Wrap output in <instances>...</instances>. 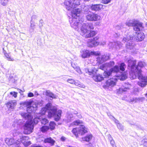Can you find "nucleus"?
<instances>
[{
  "label": "nucleus",
  "mask_w": 147,
  "mask_h": 147,
  "mask_svg": "<svg viewBox=\"0 0 147 147\" xmlns=\"http://www.w3.org/2000/svg\"><path fill=\"white\" fill-rule=\"evenodd\" d=\"M42 124L46 125L49 122V120H40Z\"/></svg>",
  "instance_id": "42"
},
{
  "label": "nucleus",
  "mask_w": 147,
  "mask_h": 147,
  "mask_svg": "<svg viewBox=\"0 0 147 147\" xmlns=\"http://www.w3.org/2000/svg\"><path fill=\"white\" fill-rule=\"evenodd\" d=\"M37 123V120H28L24 126V134H30L32 132L34 126Z\"/></svg>",
  "instance_id": "5"
},
{
  "label": "nucleus",
  "mask_w": 147,
  "mask_h": 147,
  "mask_svg": "<svg viewBox=\"0 0 147 147\" xmlns=\"http://www.w3.org/2000/svg\"><path fill=\"white\" fill-rule=\"evenodd\" d=\"M9 0H1V3L3 6H6L8 3Z\"/></svg>",
  "instance_id": "36"
},
{
  "label": "nucleus",
  "mask_w": 147,
  "mask_h": 147,
  "mask_svg": "<svg viewBox=\"0 0 147 147\" xmlns=\"http://www.w3.org/2000/svg\"><path fill=\"white\" fill-rule=\"evenodd\" d=\"M134 35L131 36L130 35H128L126 36V37H125L123 38V41L124 42H127L130 40H134Z\"/></svg>",
  "instance_id": "26"
},
{
  "label": "nucleus",
  "mask_w": 147,
  "mask_h": 147,
  "mask_svg": "<svg viewBox=\"0 0 147 147\" xmlns=\"http://www.w3.org/2000/svg\"><path fill=\"white\" fill-rule=\"evenodd\" d=\"M82 123H83V122L80 121L79 120H76L72 123L73 125H80L79 127L74 128L72 130V132L75 136L76 138L78 137L79 135L83 136L88 132V129L87 127L84 125H80Z\"/></svg>",
  "instance_id": "4"
},
{
  "label": "nucleus",
  "mask_w": 147,
  "mask_h": 147,
  "mask_svg": "<svg viewBox=\"0 0 147 147\" xmlns=\"http://www.w3.org/2000/svg\"><path fill=\"white\" fill-rule=\"evenodd\" d=\"M90 7L88 5L85 6L84 4L81 5L80 8L75 9H73L71 11V13L73 16H79V14L81 11H84L85 13H88L89 11Z\"/></svg>",
  "instance_id": "7"
},
{
  "label": "nucleus",
  "mask_w": 147,
  "mask_h": 147,
  "mask_svg": "<svg viewBox=\"0 0 147 147\" xmlns=\"http://www.w3.org/2000/svg\"><path fill=\"white\" fill-rule=\"evenodd\" d=\"M126 25L128 26L133 27V29L135 31H140L144 29V26L142 23L135 20H130L126 23Z\"/></svg>",
  "instance_id": "6"
},
{
  "label": "nucleus",
  "mask_w": 147,
  "mask_h": 147,
  "mask_svg": "<svg viewBox=\"0 0 147 147\" xmlns=\"http://www.w3.org/2000/svg\"><path fill=\"white\" fill-rule=\"evenodd\" d=\"M67 82L71 84H74L75 83V81L72 79L70 78L67 80Z\"/></svg>",
  "instance_id": "38"
},
{
  "label": "nucleus",
  "mask_w": 147,
  "mask_h": 147,
  "mask_svg": "<svg viewBox=\"0 0 147 147\" xmlns=\"http://www.w3.org/2000/svg\"><path fill=\"white\" fill-rule=\"evenodd\" d=\"M94 28V26L92 23H83L80 29L81 34L83 35L89 32L88 29H93Z\"/></svg>",
  "instance_id": "9"
},
{
  "label": "nucleus",
  "mask_w": 147,
  "mask_h": 147,
  "mask_svg": "<svg viewBox=\"0 0 147 147\" xmlns=\"http://www.w3.org/2000/svg\"><path fill=\"white\" fill-rule=\"evenodd\" d=\"M129 102L135 103L138 102V98L130 97L129 99Z\"/></svg>",
  "instance_id": "37"
},
{
  "label": "nucleus",
  "mask_w": 147,
  "mask_h": 147,
  "mask_svg": "<svg viewBox=\"0 0 147 147\" xmlns=\"http://www.w3.org/2000/svg\"><path fill=\"white\" fill-rule=\"evenodd\" d=\"M93 138L94 137L92 134H87L86 136L82 137L81 141L89 142L92 140Z\"/></svg>",
  "instance_id": "18"
},
{
  "label": "nucleus",
  "mask_w": 147,
  "mask_h": 147,
  "mask_svg": "<svg viewBox=\"0 0 147 147\" xmlns=\"http://www.w3.org/2000/svg\"><path fill=\"white\" fill-rule=\"evenodd\" d=\"M52 104L50 103H47L45 107L42 108L41 110L42 114H45L46 111L48 110V116L49 118L54 117V119H59L61 116L62 111L59 110L57 111L56 109L52 108Z\"/></svg>",
  "instance_id": "2"
},
{
  "label": "nucleus",
  "mask_w": 147,
  "mask_h": 147,
  "mask_svg": "<svg viewBox=\"0 0 147 147\" xmlns=\"http://www.w3.org/2000/svg\"><path fill=\"white\" fill-rule=\"evenodd\" d=\"M105 44H106V42L105 41H103V42H101L100 43V45H105Z\"/></svg>",
  "instance_id": "55"
},
{
  "label": "nucleus",
  "mask_w": 147,
  "mask_h": 147,
  "mask_svg": "<svg viewBox=\"0 0 147 147\" xmlns=\"http://www.w3.org/2000/svg\"><path fill=\"white\" fill-rule=\"evenodd\" d=\"M120 71L119 67L118 65H116L110 69L108 72L105 73L104 74V77L105 78H109L112 72L117 73Z\"/></svg>",
  "instance_id": "12"
},
{
  "label": "nucleus",
  "mask_w": 147,
  "mask_h": 147,
  "mask_svg": "<svg viewBox=\"0 0 147 147\" xmlns=\"http://www.w3.org/2000/svg\"><path fill=\"white\" fill-rule=\"evenodd\" d=\"M5 56L8 60L10 61H13L14 60L11 57L10 53L5 54Z\"/></svg>",
  "instance_id": "35"
},
{
  "label": "nucleus",
  "mask_w": 147,
  "mask_h": 147,
  "mask_svg": "<svg viewBox=\"0 0 147 147\" xmlns=\"http://www.w3.org/2000/svg\"><path fill=\"white\" fill-rule=\"evenodd\" d=\"M43 21L41 19L40 20L39 23V26L40 28H41L43 26Z\"/></svg>",
  "instance_id": "44"
},
{
  "label": "nucleus",
  "mask_w": 147,
  "mask_h": 147,
  "mask_svg": "<svg viewBox=\"0 0 147 147\" xmlns=\"http://www.w3.org/2000/svg\"><path fill=\"white\" fill-rule=\"evenodd\" d=\"M111 144L112 146L113 147L116 146L115 144V143L114 141L113 140H112L111 141Z\"/></svg>",
  "instance_id": "49"
},
{
  "label": "nucleus",
  "mask_w": 147,
  "mask_h": 147,
  "mask_svg": "<svg viewBox=\"0 0 147 147\" xmlns=\"http://www.w3.org/2000/svg\"><path fill=\"white\" fill-rule=\"evenodd\" d=\"M116 147V146H115V147Z\"/></svg>",
  "instance_id": "64"
},
{
  "label": "nucleus",
  "mask_w": 147,
  "mask_h": 147,
  "mask_svg": "<svg viewBox=\"0 0 147 147\" xmlns=\"http://www.w3.org/2000/svg\"><path fill=\"white\" fill-rule=\"evenodd\" d=\"M37 18V16L35 15H33L31 17V21L33 22V21H34V20L36 19Z\"/></svg>",
  "instance_id": "47"
},
{
  "label": "nucleus",
  "mask_w": 147,
  "mask_h": 147,
  "mask_svg": "<svg viewBox=\"0 0 147 147\" xmlns=\"http://www.w3.org/2000/svg\"><path fill=\"white\" fill-rule=\"evenodd\" d=\"M76 71L79 74H82V72L80 69V67H78L76 68L75 69Z\"/></svg>",
  "instance_id": "43"
},
{
  "label": "nucleus",
  "mask_w": 147,
  "mask_h": 147,
  "mask_svg": "<svg viewBox=\"0 0 147 147\" xmlns=\"http://www.w3.org/2000/svg\"><path fill=\"white\" fill-rule=\"evenodd\" d=\"M99 43L98 41L91 39L88 40L87 43V46L89 47H92L97 46L99 44Z\"/></svg>",
  "instance_id": "19"
},
{
  "label": "nucleus",
  "mask_w": 147,
  "mask_h": 147,
  "mask_svg": "<svg viewBox=\"0 0 147 147\" xmlns=\"http://www.w3.org/2000/svg\"><path fill=\"white\" fill-rule=\"evenodd\" d=\"M33 103L36 106V107L37 108L38 105L41 106L42 105L43 102L42 101H33Z\"/></svg>",
  "instance_id": "33"
},
{
  "label": "nucleus",
  "mask_w": 147,
  "mask_h": 147,
  "mask_svg": "<svg viewBox=\"0 0 147 147\" xmlns=\"http://www.w3.org/2000/svg\"><path fill=\"white\" fill-rule=\"evenodd\" d=\"M82 57L83 58H85L89 57L90 55H98L96 52L94 51H90L88 50H84L81 51Z\"/></svg>",
  "instance_id": "13"
},
{
  "label": "nucleus",
  "mask_w": 147,
  "mask_h": 147,
  "mask_svg": "<svg viewBox=\"0 0 147 147\" xmlns=\"http://www.w3.org/2000/svg\"><path fill=\"white\" fill-rule=\"evenodd\" d=\"M30 24V27L33 30H34L35 25L33 23V22L31 21Z\"/></svg>",
  "instance_id": "46"
},
{
  "label": "nucleus",
  "mask_w": 147,
  "mask_h": 147,
  "mask_svg": "<svg viewBox=\"0 0 147 147\" xmlns=\"http://www.w3.org/2000/svg\"><path fill=\"white\" fill-rule=\"evenodd\" d=\"M85 72L88 74L89 75H95L96 74L97 70L94 67H92L91 69H85Z\"/></svg>",
  "instance_id": "21"
},
{
  "label": "nucleus",
  "mask_w": 147,
  "mask_h": 147,
  "mask_svg": "<svg viewBox=\"0 0 147 147\" xmlns=\"http://www.w3.org/2000/svg\"><path fill=\"white\" fill-rule=\"evenodd\" d=\"M38 120H39V119H40L39 118H38Z\"/></svg>",
  "instance_id": "61"
},
{
  "label": "nucleus",
  "mask_w": 147,
  "mask_h": 147,
  "mask_svg": "<svg viewBox=\"0 0 147 147\" xmlns=\"http://www.w3.org/2000/svg\"><path fill=\"white\" fill-rule=\"evenodd\" d=\"M37 94V95H38V93H37V94Z\"/></svg>",
  "instance_id": "60"
},
{
  "label": "nucleus",
  "mask_w": 147,
  "mask_h": 147,
  "mask_svg": "<svg viewBox=\"0 0 147 147\" xmlns=\"http://www.w3.org/2000/svg\"><path fill=\"white\" fill-rule=\"evenodd\" d=\"M129 89V88L128 87H125L123 86L120 88L118 89L117 90V92L118 94H122L127 91V90Z\"/></svg>",
  "instance_id": "24"
},
{
  "label": "nucleus",
  "mask_w": 147,
  "mask_h": 147,
  "mask_svg": "<svg viewBox=\"0 0 147 147\" xmlns=\"http://www.w3.org/2000/svg\"><path fill=\"white\" fill-rule=\"evenodd\" d=\"M6 143L9 146L13 145H15L16 146H18L20 144V142L17 141H16L13 138H6L5 140Z\"/></svg>",
  "instance_id": "16"
},
{
  "label": "nucleus",
  "mask_w": 147,
  "mask_h": 147,
  "mask_svg": "<svg viewBox=\"0 0 147 147\" xmlns=\"http://www.w3.org/2000/svg\"><path fill=\"white\" fill-rule=\"evenodd\" d=\"M99 38V37H98L96 36L93 39H92V40H94L95 41H96Z\"/></svg>",
  "instance_id": "54"
},
{
  "label": "nucleus",
  "mask_w": 147,
  "mask_h": 147,
  "mask_svg": "<svg viewBox=\"0 0 147 147\" xmlns=\"http://www.w3.org/2000/svg\"><path fill=\"white\" fill-rule=\"evenodd\" d=\"M42 119L44 120V119H46L45 118H42Z\"/></svg>",
  "instance_id": "59"
},
{
  "label": "nucleus",
  "mask_w": 147,
  "mask_h": 147,
  "mask_svg": "<svg viewBox=\"0 0 147 147\" xmlns=\"http://www.w3.org/2000/svg\"><path fill=\"white\" fill-rule=\"evenodd\" d=\"M56 120V121H58V120Z\"/></svg>",
  "instance_id": "62"
},
{
  "label": "nucleus",
  "mask_w": 147,
  "mask_h": 147,
  "mask_svg": "<svg viewBox=\"0 0 147 147\" xmlns=\"http://www.w3.org/2000/svg\"><path fill=\"white\" fill-rule=\"evenodd\" d=\"M111 0H102V1L104 4H107L109 3Z\"/></svg>",
  "instance_id": "48"
},
{
  "label": "nucleus",
  "mask_w": 147,
  "mask_h": 147,
  "mask_svg": "<svg viewBox=\"0 0 147 147\" xmlns=\"http://www.w3.org/2000/svg\"><path fill=\"white\" fill-rule=\"evenodd\" d=\"M17 105V101L15 100L9 101L6 104L8 109L10 111H13Z\"/></svg>",
  "instance_id": "15"
},
{
  "label": "nucleus",
  "mask_w": 147,
  "mask_h": 147,
  "mask_svg": "<svg viewBox=\"0 0 147 147\" xmlns=\"http://www.w3.org/2000/svg\"><path fill=\"white\" fill-rule=\"evenodd\" d=\"M74 84L76 86H78L82 88H84L85 87L83 84L81 83L78 81H75V83H74Z\"/></svg>",
  "instance_id": "32"
},
{
  "label": "nucleus",
  "mask_w": 147,
  "mask_h": 147,
  "mask_svg": "<svg viewBox=\"0 0 147 147\" xmlns=\"http://www.w3.org/2000/svg\"><path fill=\"white\" fill-rule=\"evenodd\" d=\"M56 126V124L53 121H51L49 124V129H50L51 130H53L55 128Z\"/></svg>",
  "instance_id": "27"
},
{
  "label": "nucleus",
  "mask_w": 147,
  "mask_h": 147,
  "mask_svg": "<svg viewBox=\"0 0 147 147\" xmlns=\"http://www.w3.org/2000/svg\"><path fill=\"white\" fill-rule=\"evenodd\" d=\"M133 35L134 36V40L137 41H141L143 40L145 38L144 34L142 32H135L134 33Z\"/></svg>",
  "instance_id": "14"
},
{
  "label": "nucleus",
  "mask_w": 147,
  "mask_h": 147,
  "mask_svg": "<svg viewBox=\"0 0 147 147\" xmlns=\"http://www.w3.org/2000/svg\"><path fill=\"white\" fill-rule=\"evenodd\" d=\"M92 77L95 81L97 82L102 81L103 79L104 78H105L104 76H103L100 74H97L96 76L93 75Z\"/></svg>",
  "instance_id": "22"
},
{
  "label": "nucleus",
  "mask_w": 147,
  "mask_h": 147,
  "mask_svg": "<svg viewBox=\"0 0 147 147\" xmlns=\"http://www.w3.org/2000/svg\"><path fill=\"white\" fill-rule=\"evenodd\" d=\"M29 139L28 137L23 136L21 138V140L24 144H25L27 142V141Z\"/></svg>",
  "instance_id": "31"
},
{
  "label": "nucleus",
  "mask_w": 147,
  "mask_h": 147,
  "mask_svg": "<svg viewBox=\"0 0 147 147\" xmlns=\"http://www.w3.org/2000/svg\"><path fill=\"white\" fill-rule=\"evenodd\" d=\"M46 95L47 96H49V97L52 98H56V95H54L49 90L47 91L46 92Z\"/></svg>",
  "instance_id": "28"
},
{
  "label": "nucleus",
  "mask_w": 147,
  "mask_h": 147,
  "mask_svg": "<svg viewBox=\"0 0 147 147\" xmlns=\"http://www.w3.org/2000/svg\"><path fill=\"white\" fill-rule=\"evenodd\" d=\"M130 43H127L126 45V47L128 49H129L130 50L133 49V46L130 45Z\"/></svg>",
  "instance_id": "41"
},
{
  "label": "nucleus",
  "mask_w": 147,
  "mask_h": 147,
  "mask_svg": "<svg viewBox=\"0 0 147 147\" xmlns=\"http://www.w3.org/2000/svg\"><path fill=\"white\" fill-rule=\"evenodd\" d=\"M86 17L88 20L91 21H95L100 20L101 18V17L100 16L97 14L91 12H89L87 13Z\"/></svg>",
  "instance_id": "10"
},
{
  "label": "nucleus",
  "mask_w": 147,
  "mask_h": 147,
  "mask_svg": "<svg viewBox=\"0 0 147 147\" xmlns=\"http://www.w3.org/2000/svg\"><path fill=\"white\" fill-rule=\"evenodd\" d=\"M65 138L63 136H62L61 138V140L62 141H64L65 140Z\"/></svg>",
  "instance_id": "52"
},
{
  "label": "nucleus",
  "mask_w": 147,
  "mask_h": 147,
  "mask_svg": "<svg viewBox=\"0 0 147 147\" xmlns=\"http://www.w3.org/2000/svg\"><path fill=\"white\" fill-rule=\"evenodd\" d=\"M44 142L45 143H48L50 144L51 146H53L55 141L51 137H49L45 138L44 140Z\"/></svg>",
  "instance_id": "25"
},
{
  "label": "nucleus",
  "mask_w": 147,
  "mask_h": 147,
  "mask_svg": "<svg viewBox=\"0 0 147 147\" xmlns=\"http://www.w3.org/2000/svg\"><path fill=\"white\" fill-rule=\"evenodd\" d=\"M3 53L4 54V55H5V54L7 53L6 51L5 50H4V48L3 49Z\"/></svg>",
  "instance_id": "56"
},
{
  "label": "nucleus",
  "mask_w": 147,
  "mask_h": 147,
  "mask_svg": "<svg viewBox=\"0 0 147 147\" xmlns=\"http://www.w3.org/2000/svg\"><path fill=\"white\" fill-rule=\"evenodd\" d=\"M78 16H72V18L71 19V20H69V22L71 27H73L76 30L81 32L80 29L82 24L81 22H79L80 21H79L78 19L77 20V18H76V17H78Z\"/></svg>",
  "instance_id": "8"
},
{
  "label": "nucleus",
  "mask_w": 147,
  "mask_h": 147,
  "mask_svg": "<svg viewBox=\"0 0 147 147\" xmlns=\"http://www.w3.org/2000/svg\"><path fill=\"white\" fill-rule=\"evenodd\" d=\"M34 94L32 92H29L28 94V96L30 97H32L34 96Z\"/></svg>",
  "instance_id": "50"
},
{
  "label": "nucleus",
  "mask_w": 147,
  "mask_h": 147,
  "mask_svg": "<svg viewBox=\"0 0 147 147\" xmlns=\"http://www.w3.org/2000/svg\"><path fill=\"white\" fill-rule=\"evenodd\" d=\"M20 104L27 107V111L28 113L22 112L20 114L25 119H32V117L30 114L31 113H34L37 109L36 106L33 103L32 100L25 101L20 103Z\"/></svg>",
  "instance_id": "3"
},
{
  "label": "nucleus",
  "mask_w": 147,
  "mask_h": 147,
  "mask_svg": "<svg viewBox=\"0 0 147 147\" xmlns=\"http://www.w3.org/2000/svg\"><path fill=\"white\" fill-rule=\"evenodd\" d=\"M115 64V62L113 61H111L109 63H107L101 65L99 66V68L101 70L104 71V72L103 73V74H104L105 73L108 72V71H106V70H107L109 68L114 66ZM103 76H104V74H103Z\"/></svg>",
  "instance_id": "11"
},
{
  "label": "nucleus",
  "mask_w": 147,
  "mask_h": 147,
  "mask_svg": "<svg viewBox=\"0 0 147 147\" xmlns=\"http://www.w3.org/2000/svg\"><path fill=\"white\" fill-rule=\"evenodd\" d=\"M96 34V33L95 31H90V32L88 34L86 35V37L87 38L92 37L94 36Z\"/></svg>",
  "instance_id": "30"
},
{
  "label": "nucleus",
  "mask_w": 147,
  "mask_h": 147,
  "mask_svg": "<svg viewBox=\"0 0 147 147\" xmlns=\"http://www.w3.org/2000/svg\"><path fill=\"white\" fill-rule=\"evenodd\" d=\"M49 129V126H43L40 128V131L43 133L47 131Z\"/></svg>",
  "instance_id": "29"
},
{
  "label": "nucleus",
  "mask_w": 147,
  "mask_h": 147,
  "mask_svg": "<svg viewBox=\"0 0 147 147\" xmlns=\"http://www.w3.org/2000/svg\"><path fill=\"white\" fill-rule=\"evenodd\" d=\"M11 95H13V96L16 98L17 97V93L15 92H11L10 93Z\"/></svg>",
  "instance_id": "40"
},
{
  "label": "nucleus",
  "mask_w": 147,
  "mask_h": 147,
  "mask_svg": "<svg viewBox=\"0 0 147 147\" xmlns=\"http://www.w3.org/2000/svg\"><path fill=\"white\" fill-rule=\"evenodd\" d=\"M145 100V98L144 97L138 98V102H142Z\"/></svg>",
  "instance_id": "45"
},
{
  "label": "nucleus",
  "mask_w": 147,
  "mask_h": 147,
  "mask_svg": "<svg viewBox=\"0 0 147 147\" xmlns=\"http://www.w3.org/2000/svg\"><path fill=\"white\" fill-rule=\"evenodd\" d=\"M113 43L115 44L116 45L118 46L119 48L122 46V44L119 41H117L116 42L113 43Z\"/></svg>",
  "instance_id": "39"
},
{
  "label": "nucleus",
  "mask_w": 147,
  "mask_h": 147,
  "mask_svg": "<svg viewBox=\"0 0 147 147\" xmlns=\"http://www.w3.org/2000/svg\"><path fill=\"white\" fill-rule=\"evenodd\" d=\"M71 65L72 67L75 69L76 67H77L78 66H77L74 63H72Z\"/></svg>",
  "instance_id": "51"
},
{
  "label": "nucleus",
  "mask_w": 147,
  "mask_h": 147,
  "mask_svg": "<svg viewBox=\"0 0 147 147\" xmlns=\"http://www.w3.org/2000/svg\"><path fill=\"white\" fill-rule=\"evenodd\" d=\"M60 147V146H58V147Z\"/></svg>",
  "instance_id": "63"
},
{
  "label": "nucleus",
  "mask_w": 147,
  "mask_h": 147,
  "mask_svg": "<svg viewBox=\"0 0 147 147\" xmlns=\"http://www.w3.org/2000/svg\"><path fill=\"white\" fill-rule=\"evenodd\" d=\"M111 44H112L111 43H109V45H110Z\"/></svg>",
  "instance_id": "58"
},
{
  "label": "nucleus",
  "mask_w": 147,
  "mask_h": 147,
  "mask_svg": "<svg viewBox=\"0 0 147 147\" xmlns=\"http://www.w3.org/2000/svg\"><path fill=\"white\" fill-rule=\"evenodd\" d=\"M116 28L117 29H120L122 28H123V27L122 26H119V25H117L116 27Z\"/></svg>",
  "instance_id": "53"
},
{
  "label": "nucleus",
  "mask_w": 147,
  "mask_h": 147,
  "mask_svg": "<svg viewBox=\"0 0 147 147\" xmlns=\"http://www.w3.org/2000/svg\"><path fill=\"white\" fill-rule=\"evenodd\" d=\"M122 80H124L126 78V77L125 76H122Z\"/></svg>",
  "instance_id": "57"
},
{
  "label": "nucleus",
  "mask_w": 147,
  "mask_h": 147,
  "mask_svg": "<svg viewBox=\"0 0 147 147\" xmlns=\"http://www.w3.org/2000/svg\"><path fill=\"white\" fill-rule=\"evenodd\" d=\"M136 61L130 59L128 61V67L131 69L130 77L132 79L138 78L140 80L138 82V84L141 87H144L147 85V76L142 75L141 69L144 66L145 64L142 61H140L136 66Z\"/></svg>",
  "instance_id": "1"
},
{
  "label": "nucleus",
  "mask_w": 147,
  "mask_h": 147,
  "mask_svg": "<svg viewBox=\"0 0 147 147\" xmlns=\"http://www.w3.org/2000/svg\"><path fill=\"white\" fill-rule=\"evenodd\" d=\"M119 67L120 71H125V68L126 67V65L124 63H122L120 64Z\"/></svg>",
  "instance_id": "34"
},
{
  "label": "nucleus",
  "mask_w": 147,
  "mask_h": 147,
  "mask_svg": "<svg viewBox=\"0 0 147 147\" xmlns=\"http://www.w3.org/2000/svg\"><path fill=\"white\" fill-rule=\"evenodd\" d=\"M109 59V56L107 55H103L101 56H99L97 58V60L100 63H102L103 62Z\"/></svg>",
  "instance_id": "23"
},
{
  "label": "nucleus",
  "mask_w": 147,
  "mask_h": 147,
  "mask_svg": "<svg viewBox=\"0 0 147 147\" xmlns=\"http://www.w3.org/2000/svg\"><path fill=\"white\" fill-rule=\"evenodd\" d=\"M117 81V78L116 77L109 79L106 82V85L107 86L113 87L116 84V82Z\"/></svg>",
  "instance_id": "17"
},
{
  "label": "nucleus",
  "mask_w": 147,
  "mask_h": 147,
  "mask_svg": "<svg viewBox=\"0 0 147 147\" xmlns=\"http://www.w3.org/2000/svg\"><path fill=\"white\" fill-rule=\"evenodd\" d=\"M103 5L100 4L92 5L91 8L92 10L97 11L101 10L103 9Z\"/></svg>",
  "instance_id": "20"
}]
</instances>
